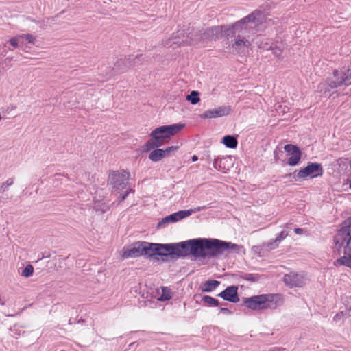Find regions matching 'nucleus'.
Masks as SVG:
<instances>
[{
  "mask_svg": "<svg viewBox=\"0 0 351 351\" xmlns=\"http://www.w3.org/2000/svg\"><path fill=\"white\" fill-rule=\"evenodd\" d=\"M186 99L192 104H196L199 101V93L197 91H192L190 95L186 96Z\"/></svg>",
  "mask_w": 351,
  "mask_h": 351,
  "instance_id": "a878e982",
  "label": "nucleus"
},
{
  "mask_svg": "<svg viewBox=\"0 0 351 351\" xmlns=\"http://www.w3.org/2000/svg\"><path fill=\"white\" fill-rule=\"evenodd\" d=\"M351 217L343 221L341 228L334 237L335 247L337 250L343 247V256L338 258L335 265H346L351 268Z\"/></svg>",
  "mask_w": 351,
  "mask_h": 351,
  "instance_id": "7ed1b4c3",
  "label": "nucleus"
},
{
  "mask_svg": "<svg viewBox=\"0 0 351 351\" xmlns=\"http://www.w3.org/2000/svg\"><path fill=\"white\" fill-rule=\"evenodd\" d=\"M142 54H132L127 56L128 64L131 67L140 64L141 63V58Z\"/></svg>",
  "mask_w": 351,
  "mask_h": 351,
  "instance_id": "b1692460",
  "label": "nucleus"
},
{
  "mask_svg": "<svg viewBox=\"0 0 351 351\" xmlns=\"http://www.w3.org/2000/svg\"><path fill=\"white\" fill-rule=\"evenodd\" d=\"M285 348H273L269 351H285Z\"/></svg>",
  "mask_w": 351,
  "mask_h": 351,
  "instance_id": "ea45409f",
  "label": "nucleus"
},
{
  "mask_svg": "<svg viewBox=\"0 0 351 351\" xmlns=\"http://www.w3.org/2000/svg\"><path fill=\"white\" fill-rule=\"evenodd\" d=\"M165 256L213 258L229 250L239 252L243 246L217 239H193L177 243L164 244Z\"/></svg>",
  "mask_w": 351,
  "mask_h": 351,
  "instance_id": "f257e3e1",
  "label": "nucleus"
},
{
  "mask_svg": "<svg viewBox=\"0 0 351 351\" xmlns=\"http://www.w3.org/2000/svg\"><path fill=\"white\" fill-rule=\"evenodd\" d=\"M323 169L321 164L319 163H309L305 168L300 169L298 173L297 177L300 179H304L306 177L315 178L322 176Z\"/></svg>",
  "mask_w": 351,
  "mask_h": 351,
  "instance_id": "9b49d317",
  "label": "nucleus"
},
{
  "mask_svg": "<svg viewBox=\"0 0 351 351\" xmlns=\"http://www.w3.org/2000/svg\"><path fill=\"white\" fill-rule=\"evenodd\" d=\"M344 315H345L343 311H341V312L337 313L333 317V321L335 322H339L343 320Z\"/></svg>",
  "mask_w": 351,
  "mask_h": 351,
  "instance_id": "72a5a7b5",
  "label": "nucleus"
},
{
  "mask_svg": "<svg viewBox=\"0 0 351 351\" xmlns=\"http://www.w3.org/2000/svg\"><path fill=\"white\" fill-rule=\"evenodd\" d=\"M163 149H155L152 151L149 154V159L154 162H158L162 158L163 156Z\"/></svg>",
  "mask_w": 351,
  "mask_h": 351,
  "instance_id": "5701e85b",
  "label": "nucleus"
},
{
  "mask_svg": "<svg viewBox=\"0 0 351 351\" xmlns=\"http://www.w3.org/2000/svg\"><path fill=\"white\" fill-rule=\"evenodd\" d=\"M143 256L149 258L156 256H165L164 244L143 241Z\"/></svg>",
  "mask_w": 351,
  "mask_h": 351,
  "instance_id": "9d476101",
  "label": "nucleus"
},
{
  "mask_svg": "<svg viewBox=\"0 0 351 351\" xmlns=\"http://www.w3.org/2000/svg\"><path fill=\"white\" fill-rule=\"evenodd\" d=\"M95 209H96V210H101L102 213H105L108 209V207L106 206H103L102 207L99 208V205H96Z\"/></svg>",
  "mask_w": 351,
  "mask_h": 351,
  "instance_id": "c9c22d12",
  "label": "nucleus"
},
{
  "mask_svg": "<svg viewBox=\"0 0 351 351\" xmlns=\"http://www.w3.org/2000/svg\"><path fill=\"white\" fill-rule=\"evenodd\" d=\"M22 40L23 36L19 35L17 36L11 38L9 40V43L12 47L16 48L19 46V44H23Z\"/></svg>",
  "mask_w": 351,
  "mask_h": 351,
  "instance_id": "cd10ccee",
  "label": "nucleus"
},
{
  "mask_svg": "<svg viewBox=\"0 0 351 351\" xmlns=\"http://www.w3.org/2000/svg\"><path fill=\"white\" fill-rule=\"evenodd\" d=\"M219 285L220 282L218 280H207L204 282L202 290L204 292H211L214 291Z\"/></svg>",
  "mask_w": 351,
  "mask_h": 351,
  "instance_id": "4be33fe9",
  "label": "nucleus"
},
{
  "mask_svg": "<svg viewBox=\"0 0 351 351\" xmlns=\"http://www.w3.org/2000/svg\"><path fill=\"white\" fill-rule=\"evenodd\" d=\"M348 311L349 312H350V311H351V307H350V308H348Z\"/></svg>",
  "mask_w": 351,
  "mask_h": 351,
  "instance_id": "37998d69",
  "label": "nucleus"
},
{
  "mask_svg": "<svg viewBox=\"0 0 351 351\" xmlns=\"http://www.w3.org/2000/svg\"><path fill=\"white\" fill-rule=\"evenodd\" d=\"M162 145L160 141L152 137V138L147 141V142L142 147V151L143 152H147L151 149H155Z\"/></svg>",
  "mask_w": 351,
  "mask_h": 351,
  "instance_id": "aec40b11",
  "label": "nucleus"
},
{
  "mask_svg": "<svg viewBox=\"0 0 351 351\" xmlns=\"http://www.w3.org/2000/svg\"><path fill=\"white\" fill-rule=\"evenodd\" d=\"M129 176V173L125 171H114L109 176V183L114 190H123L128 183Z\"/></svg>",
  "mask_w": 351,
  "mask_h": 351,
  "instance_id": "6e6552de",
  "label": "nucleus"
},
{
  "mask_svg": "<svg viewBox=\"0 0 351 351\" xmlns=\"http://www.w3.org/2000/svg\"><path fill=\"white\" fill-rule=\"evenodd\" d=\"M196 43V39H193L192 36L185 35L184 30H178L173 34V37L167 42L166 45L169 47L181 45H190Z\"/></svg>",
  "mask_w": 351,
  "mask_h": 351,
  "instance_id": "1a4fd4ad",
  "label": "nucleus"
},
{
  "mask_svg": "<svg viewBox=\"0 0 351 351\" xmlns=\"http://www.w3.org/2000/svg\"><path fill=\"white\" fill-rule=\"evenodd\" d=\"M178 149V146H170L167 147L166 149H163V156L164 158L168 157L170 156L172 152H175Z\"/></svg>",
  "mask_w": 351,
  "mask_h": 351,
  "instance_id": "7c9ffc66",
  "label": "nucleus"
},
{
  "mask_svg": "<svg viewBox=\"0 0 351 351\" xmlns=\"http://www.w3.org/2000/svg\"><path fill=\"white\" fill-rule=\"evenodd\" d=\"M207 207L206 206H198L193 209H189L186 210H180L178 212L171 214L168 216L162 218L157 224V228L160 229L165 228L167 225L176 223L179 221L193 213L199 212L202 210L206 209Z\"/></svg>",
  "mask_w": 351,
  "mask_h": 351,
  "instance_id": "0eeeda50",
  "label": "nucleus"
},
{
  "mask_svg": "<svg viewBox=\"0 0 351 351\" xmlns=\"http://www.w3.org/2000/svg\"><path fill=\"white\" fill-rule=\"evenodd\" d=\"M221 143L225 145L228 148L234 149L238 145V141L236 137L231 135H226L222 138Z\"/></svg>",
  "mask_w": 351,
  "mask_h": 351,
  "instance_id": "412c9836",
  "label": "nucleus"
},
{
  "mask_svg": "<svg viewBox=\"0 0 351 351\" xmlns=\"http://www.w3.org/2000/svg\"><path fill=\"white\" fill-rule=\"evenodd\" d=\"M231 108L230 106H220L216 108L206 110L199 115L203 119L221 117L230 113Z\"/></svg>",
  "mask_w": 351,
  "mask_h": 351,
  "instance_id": "f8f14e48",
  "label": "nucleus"
},
{
  "mask_svg": "<svg viewBox=\"0 0 351 351\" xmlns=\"http://www.w3.org/2000/svg\"><path fill=\"white\" fill-rule=\"evenodd\" d=\"M184 127V124L182 123L160 126L154 129L151 132L150 136L158 140L163 145L165 141L180 132Z\"/></svg>",
  "mask_w": 351,
  "mask_h": 351,
  "instance_id": "423d86ee",
  "label": "nucleus"
},
{
  "mask_svg": "<svg viewBox=\"0 0 351 351\" xmlns=\"http://www.w3.org/2000/svg\"><path fill=\"white\" fill-rule=\"evenodd\" d=\"M264 19L265 16L263 12L255 10L251 14L238 21L226 29V35L234 37L229 42V46L232 49L233 52L243 53L248 49L251 46V43L245 38L241 36L239 34L248 27H251L250 24L256 26L258 24L261 23Z\"/></svg>",
  "mask_w": 351,
  "mask_h": 351,
  "instance_id": "f03ea898",
  "label": "nucleus"
},
{
  "mask_svg": "<svg viewBox=\"0 0 351 351\" xmlns=\"http://www.w3.org/2000/svg\"><path fill=\"white\" fill-rule=\"evenodd\" d=\"M333 76L335 80L328 79L322 82L318 86V90L324 95L329 93L332 89L339 86L345 85H351V70L343 69L341 70H335L333 72Z\"/></svg>",
  "mask_w": 351,
  "mask_h": 351,
  "instance_id": "39448f33",
  "label": "nucleus"
},
{
  "mask_svg": "<svg viewBox=\"0 0 351 351\" xmlns=\"http://www.w3.org/2000/svg\"><path fill=\"white\" fill-rule=\"evenodd\" d=\"M143 241L136 242L130 245L127 249H123L121 257L128 258L130 257H139L143 256Z\"/></svg>",
  "mask_w": 351,
  "mask_h": 351,
  "instance_id": "4468645a",
  "label": "nucleus"
},
{
  "mask_svg": "<svg viewBox=\"0 0 351 351\" xmlns=\"http://www.w3.org/2000/svg\"><path fill=\"white\" fill-rule=\"evenodd\" d=\"M202 301L204 303H206L208 306H217L219 304L218 300L210 296V295H204L202 298Z\"/></svg>",
  "mask_w": 351,
  "mask_h": 351,
  "instance_id": "393cba45",
  "label": "nucleus"
},
{
  "mask_svg": "<svg viewBox=\"0 0 351 351\" xmlns=\"http://www.w3.org/2000/svg\"><path fill=\"white\" fill-rule=\"evenodd\" d=\"M219 311L220 313L226 315H230L232 313V312L227 308H221Z\"/></svg>",
  "mask_w": 351,
  "mask_h": 351,
  "instance_id": "e433bc0d",
  "label": "nucleus"
},
{
  "mask_svg": "<svg viewBox=\"0 0 351 351\" xmlns=\"http://www.w3.org/2000/svg\"><path fill=\"white\" fill-rule=\"evenodd\" d=\"M21 36H23V39H25L28 43L34 44L36 41V37L32 34H21Z\"/></svg>",
  "mask_w": 351,
  "mask_h": 351,
  "instance_id": "2f4dec72",
  "label": "nucleus"
},
{
  "mask_svg": "<svg viewBox=\"0 0 351 351\" xmlns=\"http://www.w3.org/2000/svg\"><path fill=\"white\" fill-rule=\"evenodd\" d=\"M228 158H217L214 160L213 167L219 171H221L223 173H226L229 169V166H226V162L228 161Z\"/></svg>",
  "mask_w": 351,
  "mask_h": 351,
  "instance_id": "a211bd4d",
  "label": "nucleus"
},
{
  "mask_svg": "<svg viewBox=\"0 0 351 351\" xmlns=\"http://www.w3.org/2000/svg\"><path fill=\"white\" fill-rule=\"evenodd\" d=\"M294 232L297 234H302L304 232V230L300 228H297L294 229Z\"/></svg>",
  "mask_w": 351,
  "mask_h": 351,
  "instance_id": "58836bf2",
  "label": "nucleus"
},
{
  "mask_svg": "<svg viewBox=\"0 0 351 351\" xmlns=\"http://www.w3.org/2000/svg\"><path fill=\"white\" fill-rule=\"evenodd\" d=\"M197 160H198V158H197V156L194 155V156H192V161H193V162H195V161H197Z\"/></svg>",
  "mask_w": 351,
  "mask_h": 351,
  "instance_id": "a19ab883",
  "label": "nucleus"
},
{
  "mask_svg": "<svg viewBox=\"0 0 351 351\" xmlns=\"http://www.w3.org/2000/svg\"><path fill=\"white\" fill-rule=\"evenodd\" d=\"M238 287L235 285L228 287L225 290L218 294L219 297H221L224 300L229 301L230 302L236 303L239 301L238 295Z\"/></svg>",
  "mask_w": 351,
  "mask_h": 351,
  "instance_id": "dca6fc26",
  "label": "nucleus"
},
{
  "mask_svg": "<svg viewBox=\"0 0 351 351\" xmlns=\"http://www.w3.org/2000/svg\"><path fill=\"white\" fill-rule=\"evenodd\" d=\"M349 187L351 189V181L349 183Z\"/></svg>",
  "mask_w": 351,
  "mask_h": 351,
  "instance_id": "79ce46f5",
  "label": "nucleus"
},
{
  "mask_svg": "<svg viewBox=\"0 0 351 351\" xmlns=\"http://www.w3.org/2000/svg\"><path fill=\"white\" fill-rule=\"evenodd\" d=\"M114 69L120 72H125L130 69L127 57L121 58L114 63Z\"/></svg>",
  "mask_w": 351,
  "mask_h": 351,
  "instance_id": "6ab92c4d",
  "label": "nucleus"
},
{
  "mask_svg": "<svg viewBox=\"0 0 351 351\" xmlns=\"http://www.w3.org/2000/svg\"><path fill=\"white\" fill-rule=\"evenodd\" d=\"M162 295H160L159 300L161 301L169 300L172 298L171 291L167 287H163L162 289Z\"/></svg>",
  "mask_w": 351,
  "mask_h": 351,
  "instance_id": "bb28decb",
  "label": "nucleus"
},
{
  "mask_svg": "<svg viewBox=\"0 0 351 351\" xmlns=\"http://www.w3.org/2000/svg\"><path fill=\"white\" fill-rule=\"evenodd\" d=\"M131 189H128L124 194H123L120 197V202L124 201L128 195H129L130 192L131 191Z\"/></svg>",
  "mask_w": 351,
  "mask_h": 351,
  "instance_id": "f704fd0d",
  "label": "nucleus"
},
{
  "mask_svg": "<svg viewBox=\"0 0 351 351\" xmlns=\"http://www.w3.org/2000/svg\"><path fill=\"white\" fill-rule=\"evenodd\" d=\"M13 183H14V178H8L5 182H3L0 185V191H1L2 192L7 191L8 187L12 186L13 184Z\"/></svg>",
  "mask_w": 351,
  "mask_h": 351,
  "instance_id": "c756f323",
  "label": "nucleus"
},
{
  "mask_svg": "<svg viewBox=\"0 0 351 351\" xmlns=\"http://www.w3.org/2000/svg\"><path fill=\"white\" fill-rule=\"evenodd\" d=\"M271 49L272 51V53L276 57L280 58L282 53V49L278 47H271Z\"/></svg>",
  "mask_w": 351,
  "mask_h": 351,
  "instance_id": "473e14b6",
  "label": "nucleus"
},
{
  "mask_svg": "<svg viewBox=\"0 0 351 351\" xmlns=\"http://www.w3.org/2000/svg\"><path fill=\"white\" fill-rule=\"evenodd\" d=\"M34 273V267L32 265H27L22 271L21 275L25 278L32 276Z\"/></svg>",
  "mask_w": 351,
  "mask_h": 351,
  "instance_id": "c85d7f7f",
  "label": "nucleus"
},
{
  "mask_svg": "<svg viewBox=\"0 0 351 351\" xmlns=\"http://www.w3.org/2000/svg\"><path fill=\"white\" fill-rule=\"evenodd\" d=\"M283 281L290 287H301L304 284L303 276L294 272L285 274L283 278Z\"/></svg>",
  "mask_w": 351,
  "mask_h": 351,
  "instance_id": "2eb2a0df",
  "label": "nucleus"
},
{
  "mask_svg": "<svg viewBox=\"0 0 351 351\" xmlns=\"http://www.w3.org/2000/svg\"><path fill=\"white\" fill-rule=\"evenodd\" d=\"M282 303L283 300L278 294H262L246 298L244 301L247 308L255 311L275 309Z\"/></svg>",
  "mask_w": 351,
  "mask_h": 351,
  "instance_id": "20e7f679",
  "label": "nucleus"
},
{
  "mask_svg": "<svg viewBox=\"0 0 351 351\" xmlns=\"http://www.w3.org/2000/svg\"><path fill=\"white\" fill-rule=\"evenodd\" d=\"M285 151L289 156L287 159V164L290 166L296 165L301 158V152L296 146L291 144H287L284 147Z\"/></svg>",
  "mask_w": 351,
  "mask_h": 351,
  "instance_id": "ddd939ff",
  "label": "nucleus"
},
{
  "mask_svg": "<svg viewBox=\"0 0 351 351\" xmlns=\"http://www.w3.org/2000/svg\"><path fill=\"white\" fill-rule=\"evenodd\" d=\"M288 235L289 232L285 230H282L274 239H271L267 242L264 243L263 246L270 250H274L279 246L280 243L285 240Z\"/></svg>",
  "mask_w": 351,
  "mask_h": 351,
  "instance_id": "f3484780",
  "label": "nucleus"
},
{
  "mask_svg": "<svg viewBox=\"0 0 351 351\" xmlns=\"http://www.w3.org/2000/svg\"><path fill=\"white\" fill-rule=\"evenodd\" d=\"M291 223H285L282 227L283 230H285L286 231H288L289 232V230L291 229Z\"/></svg>",
  "mask_w": 351,
  "mask_h": 351,
  "instance_id": "4c0bfd02",
  "label": "nucleus"
}]
</instances>
